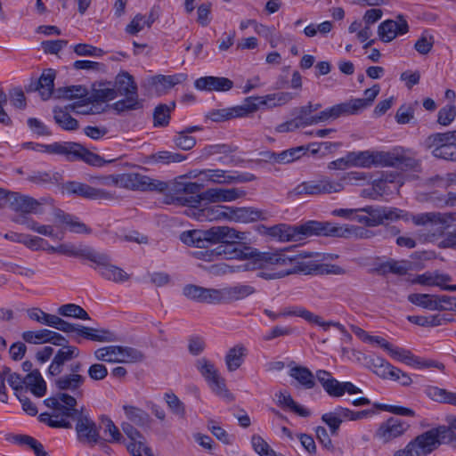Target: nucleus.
Listing matches in <instances>:
<instances>
[{
    "mask_svg": "<svg viewBox=\"0 0 456 456\" xmlns=\"http://www.w3.org/2000/svg\"><path fill=\"white\" fill-rule=\"evenodd\" d=\"M50 200L42 199L37 200L32 197L22 195L19 192L5 191L3 198H0V208H9L15 212L23 214H42V205Z\"/></svg>",
    "mask_w": 456,
    "mask_h": 456,
    "instance_id": "7",
    "label": "nucleus"
},
{
    "mask_svg": "<svg viewBox=\"0 0 456 456\" xmlns=\"http://www.w3.org/2000/svg\"><path fill=\"white\" fill-rule=\"evenodd\" d=\"M55 71L49 69L42 73L36 86L43 100H48L53 94Z\"/></svg>",
    "mask_w": 456,
    "mask_h": 456,
    "instance_id": "43",
    "label": "nucleus"
},
{
    "mask_svg": "<svg viewBox=\"0 0 456 456\" xmlns=\"http://www.w3.org/2000/svg\"><path fill=\"white\" fill-rule=\"evenodd\" d=\"M329 116H296L294 118L279 125L276 127V131L279 133L291 132L313 123L324 121Z\"/></svg>",
    "mask_w": 456,
    "mask_h": 456,
    "instance_id": "36",
    "label": "nucleus"
},
{
    "mask_svg": "<svg viewBox=\"0 0 456 456\" xmlns=\"http://www.w3.org/2000/svg\"><path fill=\"white\" fill-rule=\"evenodd\" d=\"M48 408H52L54 411H59L63 407H76L77 399L73 395L67 393H59L56 396L46 398L44 401Z\"/></svg>",
    "mask_w": 456,
    "mask_h": 456,
    "instance_id": "50",
    "label": "nucleus"
},
{
    "mask_svg": "<svg viewBox=\"0 0 456 456\" xmlns=\"http://www.w3.org/2000/svg\"><path fill=\"white\" fill-rule=\"evenodd\" d=\"M195 367L216 395L227 399L232 398L226 388L224 379L221 377L217 368L211 361L205 357L200 358L196 361Z\"/></svg>",
    "mask_w": 456,
    "mask_h": 456,
    "instance_id": "9",
    "label": "nucleus"
},
{
    "mask_svg": "<svg viewBox=\"0 0 456 456\" xmlns=\"http://www.w3.org/2000/svg\"><path fill=\"white\" fill-rule=\"evenodd\" d=\"M410 428V425L395 417H390L380 423L374 433V437L383 444H387L402 436Z\"/></svg>",
    "mask_w": 456,
    "mask_h": 456,
    "instance_id": "17",
    "label": "nucleus"
},
{
    "mask_svg": "<svg viewBox=\"0 0 456 456\" xmlns=\"http://www.w3.org/2000/svg\"><path fill=\"white\" fill-rule=\"evenodd\" d=\"M387 152L384 151H353L347 153V161L352 167L369 168L372 166H384L387 163Z\"/></svg>",
    "mask_w": 456,
    "mask_h": 456,
    "instance_id": "20",
    "label": "nucleus"
},
{
    "mask_svg": "<svg viewBox=\"0 0 456 456\" xmlns=\"http://www.w3.org/2000/svg\"><path fill=\"white\" fill-rule=\"evenodd\" d=\"M88 94L87 88L81 85L61 87L54 93L56 98L76 101L79 106L88 105Z\"/></svg>",
    "mask_w": 456,
    "mask_h": 456,
    "instance_id": "30",
    "label": "nucleus"
},
{
    "mask_svg": "<svg viewBox=\"0 0 456 456\" xmlns=\"http://www.w3.org/2000/svg\"><path fill=\"white\" fill-rule=\"evenodd\" d=\"M246 191L240 188H209L201 192V199L209 203L232 202L243 198Z\"/></svg>",
    "mask_w": 456,
    "mask_h": 456,
    "instance_id": "24",
    "label": "nucleus"
},
{
    "mask_svg": "<svg viewBox=\"0 0 456 456\" xmlns=\"http://www.w3.org/2000/svg\"><path fill=\"white\" fill-rule=\"evenodd\" d=\"M387 163L384 165L387 167H395L401 169H416L419 166V162L415 159L403 155L395 156L387 152Z\"/></svg>",
    "mask_w": 456,
    "mask_h": 456,
    "instance_id": "54",
    "label": "nucleus"
},
{
    "mask_svg": "<svg viewBox=\"0 0 456 456\" xmlns=\"http://www.w3.org/2000/svg\"><path fill=\"white\" fill-rule=\"evenodd\" d=\"M80 355V350L76 346H66L61 347L54 354L47 370L48 377L61 375L65 365L71 362Z\"/></svg>",
    "mask_w": 456,
    "mask_h": 456,
    "instance_id": "19",
    "label": "nucleus"
},
{
    "mask_svg": "<svg viewBox=\"0 0 456 456\" xmlns=\"http://www.w3.org/2000/svg\"><path fill=\"white\" fill-rule=\"evenodd\" d=\"M177 201L188 206L186 215L200 222H219L228 219L229 206L209 203L201 199V193L197 196L178 197Z\"/></svg>",
    "mask_w": 456,
    "mask_h": 456,
    "instance_id": "4",
    "label": "nucleus"
},
{
    "mask_svg": "<svg viewBox=\"0 0 456 456\" xmlns=\"http://www.w3.org/2000/svg\"><path fill=\"white\" fill-rule=\"evenodd\" d=\"M159 7L153 6L148 15L145 17L142 14H137L132 21L126 26V32L131 35H135L140 32L145 26L151 28L153 22L159 19Z\"/></svg>",
    "mask_w": 456,
    "mask_h": 456,
    "instance_id": "35",
    "label": "nucleus"
},
{
    "mask_svg": "<svg viewBox=\"0 0 456 456\" xmlns=\"http://www.w3.org/2000/svg\"><path fill=\"white\" fill-rule=\"evenodd\" d=\"M194 86L200 91L226 92L232 88L233 82L224 77L206 76L196 79Z\"/></svg>",
    "mask_w": 456,
    "mask_h": 456,
    "instance_id": "29",
    "label": "nucleus"
},
{
    "mask_svg": "<svg viewBox=\"0 0 456 456\" xmlns=\"http://www.w3.org/2000/svg\"><path fill=\"white\" fill-rule=\"evenodd\" d=\"M289 376L295 379L303 387L312 389L315 387L316 374L308 368L295 366L289 370Z\"/></svg>",
    "mask_w": 456,
    "mask_h": 456,
    "instance_id": "45",
    "label": "nucleus"
},
{
    "mask_svg": "<svg viewBox=\"0 0 456 456\" xmlns=\"http://www.w3.org/2000/svg\"><path fill=\"white\" fill-rule=\"evenodd\" d=\"M116 83L118 85V90L123 91L124 94L129 96L113 103L111 109L118 112L142 110V102L137 99V86L133 77L126 72L119 74L117 77Z\"/></svg>",
    "mask_w": 456,
    "mask_h": 456,
    "instance_id": "8",
    "label": "nucleus"
},
{
    "mask_svg": "<svg viewBox=\"0 0 456 456\" xmlns=\"http://www.w3.org/2000/svg\"><path fill=\"white\" fill-rule=\"evenodd\" d=\"M438 295L412 293L408 296V301L419 307L431 311H437Z\"/></svg>",
    "mask_w": 456,
    "mask_h": 456,
    "instance_id": "52",
    "label": "nucleus"
},
{
    "mask_svg": "<svg viewBox=\"0 0 456 456\" xmlns=\"http://www.w3.org/2000/svg\"><path fill=\"white\" fill-rule=\"evenodd\" d=\"M410 269L411 264L407 261L390 260L380 264L379 266L377 268V271L383 275L389 273L397 275H404L408 273Z\"/></svg>",
    "mask_w": 456,
    "mask_h": 456,
    "instance_id": "53",
    "label": "nucleus"
},
{
    "mask_svg": "<svg viewBox=\"0 0 456 456\" xmlns=\"http://www.w3.org/2000/svg\"><path fill=\"white\" fill-rule=\"evenodd\" d=\"M433 447L426 432L415 437L403 449L398 450L394 456H427Z\"/></svg>",
    "mask_w": 456,
    "mask_h": 456,
    "instance_id": "25",
    "label": "nucleus"
},
{
    "mask_svg": "<svg viewBox=\"0 0 456 456\" xmlns=\"http://www.w3.org/2000/svg\"><path fill=\"white\" fill-rule=\"evenodd\" d=\"M367 175L363 173L350 172L343 175L338 179H333L328 175H322L317 179L301 183L296 186L293 194L319 196L324 194H338L345 190V183L347 181L365 180Z\"/></svg>",
    "mask_w": 456,
    "mask_h": 456,
    "instance_id": "3",
    "label": "nucleus"
},
{
    "mask_svg": "<svg viewBox=\"0 0 456 456\" xmlns=\"http://www.w3.org/2000/svg\"><path fill=\"white\" fill-rule=\"evenodd\" d=\"M428 148H434L432 154L436 158L456 161V134L455 132L435 134L426 141Z\"/></svg>",
    "mask_w": 456,
    "mask_h": 456,
    "instance_id": "10",
    "label": "nucleus"
},
{
    "mask_svg": "<svg viewBox=\"0 0 456 456\" xmlns=\"http://www.w3.org/2000/svg\"><path fill=\"white\" fill-rule=\"evenodd\" d=\"M264 106V97H248L240 106L227 110H217L212 114H233V112H235V114H247L257 110H265V109L262 108Z\"/></svg>",
    "mask_w": 456,
    "mask_h": 456,
    "instance_id": "33",
    "label": "nucleus"
},
{
    "mask_svg": "<svg viewBox=\"0 0 456 456\" xmlns=\"http://www.w3.org/2000/svg\"><path fill=\"white\" fill-rule=\"evenodd\" d=\"M25 387L35 396L43 397L46 393V383L38 370H32L24 377Z\"/></svg>",
    "mask_w": 456,
    "mask_h": 456,
    "instance_id": "39",
    "label": "nucleus"
},
{
    "mask_svg": "<svg viewBox=\"0 0 456 456\" xmlns=\"http://www.w3.org/2000/svg\"><path fill=\"white\" fill-rule=\"evenodd\" d=\"M54 378V386L59 391L71 392L74 397L82 396V387L86 382V377L78 373H67Z\"/></svg>",
    "mask_w": 456,
    "mask_h": 456,
    "instance_id": "27",
    "label": "nucleus"
},
{
    "mask_svg": "<svg viewBox=\"0 0 456 456\" xmlns=\"http://www.w3.org/2000/svg\"><path fill=\"white\" fill-rule=\"evenodd\" d=\"M92 262L97 265L99 273L102 278L116 283L125 282L130 279V275L122 268L111 264V259L105 253L94 252Z\"/></svg>",
    "mask_w": 456,
    "mask_h": 456,
    "instance_id": "15",
    "label": "nucleus"
},
{
    "mask_svg": "<svg viewBox=\"0 0 456 456\" xmlns=\"http://www.w3.org/2000/svg\"><path fill=\"white\" fill-rule=\"evenodd\" d=\"M65 142H54L50 144H43L33 142H27L21 144L24 150H31L38 152H45L49 155L62 156Z\"/></svg>",
    "mask_w": 456,
    "mask_h": 456,
    "instance_id": "46",
    "label": "nucleus"
},
{
    "mask_svg": "<svg viewBox=\"0 0 456 456\" xmlns=\"http://www.w3.org/2000/svg\"><path fill=\"white\" fill-rule=\"evenodd\" d=\"M73 411H77V409L76 407H63L61 411H54L52 414L46 412L40 414L39 419L51 428H71L70 420H74V416L71 413Z\"/></svg>",
    "mask_w": 456,
    "mask_h": 456,
    "instance_id": "26",
    "label": "nucleus"
},
{
    "mask_svg": "<svg viewBox=\"0 0 456 456\" xmlns=\"http://www.w3.org/2000/svg\"><path fill=\"white\" fill-rule=\"evenodd\" d=\"M452 278L448 273H442L438 271L426 272L422 274H418L413 280L412 283L420 284L423 286H436L441 289L445 290L444 288L449 287L448 282H451Z\"/></svg>",
    "mask_w": 456,
    "mask_h": 456,
    "instance_id": "32",
    "label": "nucleus"
},
{
    "mask_svg": "<svg viewBox=\"0 0 456 456\" xmlns=\"http://www.w3.org/2000/svg\"><path fill=\"white\" fill-rule=\"evenodd\" d=\"M316 379L320 382L324 391L331 397H341L346 393L355 395L362 393V390L352 382H339L334 379L330 372L325 370L316 371Z\"/></svg>",
    "mask_w": 456,
    "mask_h": 456,
    "instance_id": "12",
    "label": "nucleus"
},
{
    "mask_svg": "<svg viewBox=\"0 0 456 456\" xmlns=\"http://www.w3.org/2000/svg\"><path fill=\"white\" fill-rule=\"evenodd\" d=\"M307 149L305 146H298L275 154L273 160L277 163L287 164L300 159L306 154Z\"/></svg>",
    "mask_w": 456,
    "mask_h": 456,
    "instance_id": "58",
    "label": "nucleus"
},
{
    "mask_svg": "<svg viewBox=\"0 0 456 456\" xmlns=\"http://www.w3.org/2000/svg\"><path fill=\"white\" fill-rule=\"evenodd\" d=\"M61 329L62 332L65 333H73V339L77 344L81 343L82 338L88 339L90 331H92L91 327H86L81 324H74L68 322H64V324Z\"/></svg>",
    "mask_w": 456,
    "mask_h": 456,
    "instance_id": "60",
    "label": "nucleus"
},
{
    "mask_svg": "<svg viewBox=\"0 0 456 456\" xmlns=\"http://www.w3.org/2000/svg\"><path fill=\"white\" fill-rule=\"evenodd\" d=\"M261 217V212L247 207H231L228 208V222L250 223L258 220Z\"/></svg>",
    "mask_w": 456,
    "mask_h": 456,
    "instance_id": "34",
    "label": "nucleus"
},
{
    "mask_svg": "<svg viewBox=\"0 0 456 456\" xmlns=\"http://www.w3.org/2000/svg\"><path fill=\"white\" fill-rule=\"evenodd\" d=\"M252 252L255 265L262 271L259 276L266 280L281 279L294 273L305 274H343L345 271L336 265L318 264L314 260H305L300 255H289L287 249L269 252Z\"/></svg>",
    "mask_w": 456,
    "mask_h": 456,
    "instance_id": "1",
    "label": "nucleus"
},
{
    "mask_svg": "<svg viewBox=\"0 0 456 456\" xmlns=\"http://www.w3.org/2000/svg\"><path fill=\"white\" fill-rule=\"evenodd\" d=\"M62 157L69 161L81 160L94 167H102L109 162L75 142H65Z\"/></svg>",
    "mask_w": 456,
    "mask_h": 456,
    "instance_id": "14",
    "label": "nucleus"
},
{
    "mask_svg": "<svg viewBox=\"0 0 456 456\" xmlns=\"http://www.w3.org/2000/svg\"><path fill=\"white\" fill-rule=\"evenodd\" d=\"M63 188L68 193L76 194L88 200H113L116 199L115 192L78 182L66 183Z\"/></svg>",
    "mask_w": 456,
    "mask_h": 456,
    "instance_id": "18",
    "label": "nucleus"
},
{
    "mask_svg": "<svg viewBox=\"0 0 456 456\" xmlns=\"http://www.w3.org/2000/svg\"><path fill=\"white\" fill-rule=\"evenodd\" d=\"M322 236L346 239H369L372 236V232L356 225H335L329 222H322Z\"/></svg>",
    "mask_w": 456,
    "mask_h": 456,
    "instance_id": "16",
    "label": "nucleus"
},
{
    "mask_svg": "<svg viewBox=\"0 0 456 456\" xmlns=\"http://www.w3.org/2000/svg\"><path fill=\"white\" fill-rule=\"evenodd\" d=\"M200 129V126H188L183 130L180 131L175 138V142L176 146L184 151H189L191 148H193L196 143V140L194 137L189 135V134L195 131H199Z\"/></svg>",
    "mask_w": 456,
    "mask_h": 456,
    "instance_id": "56",
    "label": "nucleus"
},
{
    "mask_svg": "<svg viewBox=\"0 0 456 456\" xmlns=\"http://www.w3.org/2000/svg\"><path fill=\"white\" fill-rule=\"evenodd\" d=\"M180 240L186 245L204 248L207 247L204 231L191 230L181 233Z\"/></svg>",
    "mask_w": 456,
    "mask_h": 456,
    "instance_id": "55",
    "label": "nucleus"
},
{
    "mask_svg": "<svg viewBox=\"0 0 456 456\" xmlns=\"http://www.w3.org/2000/svg\"><path fill=\"white\" fill-rule=\"evenodd\" d=\"M386 351L390 355V357L396 361L404 362L410 366L414 367L420 365L419 360L417 357H415L411 351L407 349L395 346L390 343Z\"/></svg>",
    "mask_w": 456,
    "mask_h": 456,
    "instance_id": "49",
    "label": "nucleus"
},
{
    "mask_svg": "<svg viewBox=\"0 0 456 456\" xmlns=\"http://www.w3.org/2000/svg\"><path fill=\"white\" fill-rule=\"evenodd\" d=\"M408 321L413 324L421 327H437L451 322L452 319L446 318L444 315L433 314L429 316L410 315Z\"/></svg>",
    "mask_w": 456,
    "mask_h": 456,
    "instance_id": "51",
    "label": "nucleus"
},
{
    "mask_svg": "<svg viewBox=\"0 0 456 456\" xmlns=\"http://www.w3.org/2000/svg\"><path fill=\"white\" fill-rule=\"evenodd\" d=\"M411 220L415 225L426 227L427 232L420 234V239L424 241L433 242L444 233V231L455 219L452 214L428 212L411 215Z\"/></svg>",
    "mask_w": 456,
    "mask_h": 456,
    "instance_id": "5",
    "label": "nucleus"
},
{
    "mask_svg": "<svg viewBox=\"0 0 456 456\" xmlns=\"http://www.w3.org/2000/svg\"><path fill=\"white\" fill-rule=\"evenodd\" d=\"M52 253H58L61 255L84 257L91 261L94 254V250L89 247H77L72 243H61L55 248H49Z\"/></svg>",
    "mask_w": 456,
    "mask_h": 456,
    "instance_id": "37",
    "label": "nucleus"
},
{
    "mask_svg": "<svg viewBox=\"0 0 456 456\" xmlns=\"http://www.w3.org/2000/svg\"><path fill=\"white\" fill-rule=\"evenodd\" d=\"M246 353L247 348L241 344L229 349L225 355V363L229 371H234L241 366Z\"/></svg>",
    "mask_w": 456,
    "mask_h": 456,
    "instance_id": "47",
    "label": "nucleus"
},
{
    "mask_svg": "<svg viewBox=\"0 0 456 456\" xmlns=\"http://www.w3.org/2000/svg\"><path fill=\"white\" fill-rule=\"evenodd\" d=\"M379 93V86L375 85L364 91V98L351 99L348 102L334 105L327 110L321 111L320 114H344L363 110L372 104Z\"/></svg>",
    "mask_w": 456,
    "mask_h": 456,
    "instance_id": "13",
    "label": "nucleus"
},
{
    "mask_svg": "<svg viewBox=\"0 0 456 456\" xmlns=\"http://www.w3.org/2000/svg\"><path fill=\"white\" fill-rule=\"evenodd\" d=\"M279 404L289 408L291 411L302 417L310 415L309 410L298 405L288 393L280 392L277 395Z\"/></svg>",
    "mask_w": 456,
    "mask_h": 456,
    "instance_id": "63",
    "label": "nucleus"
},
{
    "mask_svg": "<svg viewBox=\"0 0 456 456\" xmlns=\"http://www.w3.org/2000/svg\"><path fill=\"white\" fill-rule=\"evenodd\" d=\"M55 216L58 221L66 224L71 232L89 234L92 232V230L77 216L66 214L61 210L56 213Z\"/></svg>",
    "mask_w": 456,
    "mask_h": 456,
    "instance_id": "44",
    "label": "nucleus"
},
{
    "mask_svg": "<svg viewBox=\"0 0 456 456\" xmlns=\"http://www.w3.org/2000/svg\"><path fill=\"white\" fill-rule=\"evenodd\" d=\"M98 361L107 362H120L119 346H109L98 348L94 353Z\"/></svg>",
    "mask_w": 456,
    "mask_h": 456,
    "instance_id": "59",
    "label": "nucleus"
},
{
    "mask_svg": "<svg viewBox=\"0 0 456 456\" xmlns=\"http://www.w3.org/2000/svg\"><path fill=\"white\" fill-rule=\"evenodd\" d=\"M74 416L76 432L80 443L94 446L101 442V436L95 422L82 411L71 412Z\"/></svg>",
    "mask_w": 456,
    "mask_h": 456,
    "instance_id": "11",
    "label": "nucleus"
},
{
    "mask_svg": "<svg viewBox=\"0 0 456 456\" xmlns=\"http://www.w3.org/2000/svg\"><path fill=\"white\" fill-rule=\"evenodd\" d=\"M255 288L248 284H236L224 288V304L242 300L254 294Z\"/></svg>",
    "mask_w": 456,
    "mask_h": 456,
    "instance_id": "40",
    "label": "nucleus"
},
{
    "mask_svg": "<svg viewBox=\"0 0 456 456\" xmlns=\"http://www.w3.org/2000/svg\"><path fill=\"white\" fill-rule=\"evenodd\" d=\"M29 319L36 321L41 324L52 327L61 331L64 320L55 314L44 312L42 309L35 307L28 310Z\"/></svg>",
    "mask_w": 456,
    "mask_h": 456,
    "instance_id": "38",
    "label": "nucleus"
},
{
    "mask_svg": "<svg viewBox=\"0 0 456 456\" xmlns=\"http://www.w3.org/2000/svg\"><path fill=\"white\" fill-rule=\"evenodd\" d=\"M248 239V232L229 226H222L220 244H236Z\"/></svg>",
    "mask_w": 456,
    "mask_h": 456,
    "instance_id": "57",
    "label": "nucleus"
},
{
    "mask_svg": "<svg viewBox=\"0 0 456 456\" xmlns=\"http://www.w3.org/2000/svg\"><path fill=\"white\" fill-rule=\"evenodd\" d=\"M368 214L370 219V227H375L382 224L385 221H395L397 219H404L406 214L403 210L395 208L367 206L360 208Z\"/></svg>",
    "mask_w": 456,
    "mask_h": 456,
    "instance_id": "23",
    "label": "nucleus"
},
{
    "mask_svg": "<svg viewBox=\"0 0 456 456\" xmlns=\"http://www.w3.org/2000/svg\"><path fill=\"white\" fill-rule=\"evenodd\" d=\"M94 183L107 187H119L131 191L165 192L168 183L138 173H124L91 177Z\"/></svg>",
    "mask_w": 456,
    "mask_h": 456,
    "instance_id": "2",
    "label": "nucleus"
},
{
    "mask_svg": "<svg viewBox=\"0 0 456 456\" xmlns=\"http://www.w3.org/2000/svg\"><path fill=\"white\" fill-rule=\"evenodd\" d=\"M268 234L281 241H298L310 236H322V222L310 220L298 225L279 224L270 227Z\"/></svg>",
    "mask_w": 456,
    "mask_h": 456,
    "instance_id": "6",
    "label": "nucleus"
},
{
    "mask_svg": "<svg viewBox=\"0 0 456 456\" xmlns=\"http://www.w3.org/2000/svg\"><path fill=\"white\" fill-rule=\"evenodd\" d=\"M58 314L64 317H73L80 320H89L87 312L78 305L65 304L58 308Z\"/></svg>",
    "mask_w": 456,
    "mask_h": 456,
    "instance_id": "62",
    "label": "nucleus"
},
{
    "mask_svg": "<svg viewBox=\"0 0 456 456\" xmlns=\"http://www.w3.org/2000/svg\"><path fill=\"white\" fill-rule=\"evenodd\" d=\"M424 393L429 399L435 402L456 406L455 392L448 391L436 386H428L425 387Z\"/></svg>",
    "mask_w": 456,
    "mask_h": 456,
    "instance_id": "42",
    "label": "nucleus"
},
{
    "mask_svg": "<svg viewBox=\"0 0 456 456\" xmlns=\"http://www.w3.org/2000/svg\"><path fill=\"white\" fill-rule=\"evenodd\" d=\"M408 23L399 15L397 20H387L379 26V36L383 42H390L398 35H403L408 32Z\"/></svg>",
    "mask_w": 456,
    "mask_h": 456,
    "instance_id": "28",
    "label": "nucleus"
},
{
    "mask_svg": "<svg viewBox=\"0 0 456 456\" xmlns=\"http://www.w3.org/2000/svg\"><path fill=\"white\" fill-rule=\"evenodd\" d=\"M123 410L126 419L134 425L139 427H150L151 419L142 409L132 405H124Z\"/></svg>",
    "mask_w": 456,
    "mask_h": 456,
    "instance_id": "48",
    "label": "nucleus"
},
{
    "mask_svg": "<svg viewBox=\"0 0 456 456\" xmlns=\"http://www.w3.org/2000/svg\"><path fill=\"white\" fill-rule=\"evenodd\" d=\"M50 330L42 329L39 330H27L21 334L22 339L28 344H45L49 340Z\"/></svg>",
    "mask_w": 456,
    "mask_h": 456,
    "instance_id": "64",
    "label": "nucleus"
},
{
    "mask_svg": "<svg viewBox=\"0 0 456 456\" xmlns=\"http://www.w3.org/2000/svg\"><path fill=\"white\" fill-rule=\"evenodd\" d=\"M187 79V75L183 73L175 75H158L151 78L152 84L155 86L160 85L164 89H169L175 85H178Z\"/></svg>",
    "mask_w": 456,
    "mask_h": 456,
    "instance_id": "61",
    "label": "nucleus"
},
{
    "mask_svg": "<svg viewBox=\"0 0 456 456\" xmlns=\"http://www.w3.org/2000/svg\"><path fill=\"white\" fill-rule=\"evenodd\" d=\"M121 428L130 440L126 444V447L132 456H143L151 452L146 444L145 437L132 424L124 422L121 424Z\"/></svg>",
    "mask_w": 456,
    "mask_h": 456,
    "instance_id": "22",
    "label": "nucleus"
},
{
    "mask_svg": "<svg viewBox=\"0 0 456 456\" xmlns=\"http://www.w3.org/2000/svg\"><path fill=\"white\" fill-rule=\"evenodd\" d=\"M216 253L218 257L224 256L226 259H248L252 255L250 248H245L244 249L235 247V244H220L216 247Z\"/></svg>",
    "mask_w": 456,
    "mask_h": 456,
    "instance_id": "41",
    "label": "nucleus"
},
{
    "mask_svg": "<svg viewBox=\"0 0 456 456\" xmlns=\"http://www.w3.org/2000/svg\"><path fill=\"white\" fill-rule=\"evenodd\" d=\"M446 421L447 426H439L426 431L434 451L442 443H456V417H449Z\"/></svg>",
    "mask_w": 456,
    "mask_h": 456,
    "instance_id": "21",
    "label": "nucleus"
},
{
    "mask_svg": "<svg viewBox=\"0 0 456 456\" xmlns=\"http://www.w3.org/2000/svg\"><path fill=\"white\" fill-rule=\"evenodd\" d=\"M118 90L110 82L94 85L88 94V104L103 103L115 99Z\"/></svg>",
    "mask_w": 456,
    "mask_h": 456,
    "instance_id": "31",
    "label": "nucleus"
}]
</instances>
